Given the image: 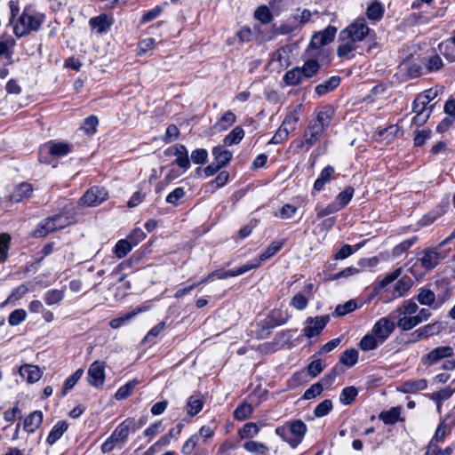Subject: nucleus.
<instances>
[{
    "label": "nucleus",
    "mask_w": 455,
    "mask_h": 455,
    "mask_svg": "<svg viewBox=\"0 0 455 455\" xmlns=\"http://www.w3.org/2000/svg\"><path fill=\"white\" fill-rule=\"evenodd\" d=\"M376 33L369 28L364 18H357L339 32V44L337 54L340 58L351 59L354 52H371L377 47Z\"/></svg>",
    "instance_id": "nucleus-1"
},
{
    "label": "nucleus",
    "mask_w": 455,
    "mask_h": 455,
    "mask_svg": "<svg viewBox=\"0 0 455 455\" xmlns=\"http://www.w3.org/2000/svg\"><path fill=\"white\" fill-rule=\"evenodd\" d=\"M45 20V15L36 11L32 6L24 7L21 14L13 24V34L18 37L28 36L40 29Z\"/></svg>",
    "instance_id": "nucleus-2"
},
{
    "label": "nucleus",
    "mask_w": 455,
    "mask_h": 455,
    "mask_svg": "<svg viewBox=\"0 0 455 455\" xmlns=\"http://www.w3.org/2000/svg\"><path fill=\"white\" fill-rule=\"evenodd\" d=\"M418 309L419 307L416 302L411 299L404 300L401 306L390 314V316L394 321L396 320V325L402 331H411L417 326L415 314Z\"/></svg>",
    "instance_id": "nucleus-3"
},
{
    "label": "nucleus",
    "mask_w": 455,
    "mask_h": 455,
    "mask_svg": "<svg viewBox=\"0 0 455 455\" xmlns=\"http://www.w3.org/2000/svg\"><path fill=\"white\" fill-rule=\"evenodd\" d=\"M74 222L73 215H69L68 212H60L40 221L33 231V235L38 238L44 237L50 233L62 229Z\"/></svg>",
    "instance_id": "nucleus-4"
},
{
    "label": "nucleus",
    "mask_w": 455,
    "mask_h": 455,
    "mask_svg": "<svg viewBox=\"0 0 455 455\" xmlns=\"http://www.w3.org/2000/svg\"><path fill=\"white\" fill-rule=\"evenodd\" d=\"M307 432V425L300 419L293 420L275 428V434L292 448H296Z\"/></svg>",
    "instance_id": "nucleus-5"
},
{
    "label": "nucleus",
    "mask_w": 455,
    "mask_h": 455,
    "mask_svg": "<svg viewBox=\"0 0 455 455\" xmlns=\"http://www.w3.org/2000/svg\"><path fill=\"white\" fill-rule=\"evenodd\" d=\"M330 322V315H319L315 317H307L303 323L302 333L307 339L314 338L321 334L327 323Z\"/></svg>",
    "instance_id": "nucleus-6"
},
{
    "label": "nucleus",
    "mask_w": 455,
    "mask_h": 455,
    "mask_svg": "<svg viewBox=\"0 0 455 455\" xmlns=\"http://www.w3.org/2000/svg\"><path fill=\"white\" fill-rule=\"evenodd\" d=\"M395 329V323L389 316H384L379 318L372 326L371 332L381 341L383 344L394 332Z\"/></svg>",
    "instance_id": "nucleus-7"
},
{
    "label": "nucleus",
    "mask_w": 455,
    "mask_h": 455,
    "mask_svg": "<svg viewBox=\"0 0 455 455\" xmlns=\"http://www.w3.org/2000/svg\"><path fill=\"white\" fill-rule=\"evenodd\" d=\"M108 193L105 188L92 187L80 198L79 204L87 207L96 206L106 201Z\"/></svg>",
    "instance_id": "nucleus-8"
},
{
    "label": "nucleus",
    "mask_w": 455,
    "mask_h": 455,
    "mask_svg": "<svg viewBox=\"0 0 455 455\" xmlns=\"http://www.w3.org/2000/svg\"><path fill=\"white\" fill-rule=\"evenodd\" d=\"M167 156H175L176 159L172 164V166L177 164L183 172L188 171L190 168V160L188 157V151L187 148L182 144H175L168 148L164 151Z\"/></svg>",
    "instance_id": "nucleus-9"
},
{
    "label": "nucleus",
    "mask_w": 455,
    "mask_h": 455,
    "mask_svg": "<svg viewBox=\"0 0 455 455\" xmlns=\"http://www.w3.org/2000/svg\"><path fill=\"white\" fill-rule=\"evenodd\" d=\"M292 317L288 309L275 308L261 322L262 326L273 329L286 323Z\"/></svg>",
    "instance_id": "nucleus-10"
},
{
    "label": "nucleus",
    "mask_w": 455,
    "mask_h": 455,
    "mask_svg": "<svg viewBox=\"0 0 455 455\" xmlns=\"http://www.w3.org/2000/svg\"><path fill=\"white\" fill-rule=\"evenodd\" d=\"M87 380L94 387H100L105 381V363L100 361L93 362L87 372Z\"/></svg>",
    "instance_id": "nucleus-11"
},
{
    "label": "nucleus",
    "mask_w": 455,
    "mask_h": 455,
    "mask_svg": "<svg viewBox=\"0 0 455 455\" xmlns=\"http://www.w3.org/2000/svg\"><path fill=\"white\" fill-rule=\"evenodd\" d=\"M113 24V17L107 13H101L89 20V27L91 30L100 35L107 34Z\"/></svg>",
    "instance_id": "nucleus-12"
},
{
    "label": "nucleus",
    "mask_w": 455,
    "mask_h": 455,
    "mask_svg": "<svg viewBox=\"0 0 455 455\" xmlns=\"http://www.w3.org/2000/svg\"><path fill=\"white\" fill-rule=\"evenodd\" d=\"M453 355V348L450 346H441L434 348L429 353L422 356L421 362L425 365H432L442 359L449 358Z\"/></svg>",
    "instance_id": "nucleus-13"
},
{
    "label": "nucleus",
    "mask_w": 455,
    "mask_h": 455,
    "mask_svg": "<svg viewBox=\"0 0 455 455\" xmlns=\"http://www.w3.org/2000/svg\"><path fill=\"white\" fill-rule=\"evenodd\" d=\"M336 33L335 27L328 26L324 30L317 32L312 36L309 45L315 49L327 45L334 40Z\"/></svg>",
    "instance_id": "nucleus-14"
},
{
    "label": "nucleus",
    "mask_w": 455,
    "mask_h": 455,
    "mask_svg": "<svg viewBox=\"0 0 455 455\" xmlns=\"http://www.w3.org/2000/svg\"><path fill=\"white\" fill-rule=\"evenodd\" d=\"M455 426V414H447L439 423L433 438L435 441L443 443L445 436L451 434L452 427Z\"/></svg>",
    "instance_id": "nucleus-15"
},
{
    "label": "nucleus",
    "mask_w": 455,
    "mask_h": 455,
    "mask_svg": "<svg viewBox=\"0 0 455 455\" xmlns=\"http://www.w3.org/2000/svg\"><path fill=\"white\" fill-rule=\"evenodd\" d=\"M72 150V145L60 141H50L43 146L41 151L48 152L55 158L63 157L68 155Z\"/></svg>",
    "instance_id": "nucleus-16"
},
{
    "label": "nucleus",
    "mask_w": 455,
    "mask_h": 455,
    "mask_svg": "<svg viewBox=\"0 0 455 455\" xmlns=\"http://www.w3.org/2000/svg\"><path fill=\"white\" fill-rule=\"evenodd\" d=\"M336 172L334 167L331 165H327L324 167L317 179L315 180L313 187L312 195H314V191L320 192L324 189L325 185L331 183V180H335Z\"/></svg>",
    "instance_id": "nucleus-17"
},
{
    "label": "nucleus",
    "mask_w": 455,
    "mask_h": 455,
    "mask_svg": "<svg viewBox=\"0 0 455 455\" xmlns=\"http://www.w3.org/2000/svg\"><path fill=\"white\" fill-rule=\"evenodd\" d=\"M137 426L134 424L133 418H128L119 424L112 432V435L118 440L120 443L126 441L130 432H135Z\"/></svg>",
    "instance_id": "nucleus-18"
},
{
    "label": "nucleus",
    "mask_w": 455,
    "mask_h": 455,
    "mask_svg": "<svg viewBox=\"0 0 455 455\" xmlns=\"http://www.w3.org/2000/svg\"><path fill=\"white\" fill-rule=\"evenodd\" d=\"M417 299L420 305L428 306L434 309L439 308L444 302V299H436L435 292L429 289H421Z\"/></svg>",
    "instance_id": "nucleus-19"
},
{
    "label": "nucleus",
    "mask_w": 455,
    "mask_h": 455,
    "mask_svg": "<svg viewBox=\"0 0 455 455\" xmlns=\"http://www.w3.org/2000/svg\"><path fill=\"white\" fill-rule=\"evenodd\" d=\"M259 260H250L246 264L243 265L242 267L231 269L228 271H220V274L218 275V279H227L229 277L238 276L241 275L250 270L258 268L259 267Z\"/></svg>",
    "instance_id": "nucleus-20"
},
{
    "label": "nucleus",
    "mask_w": 455,
    "mask_h": 455,
    "mask_svg": "<svg viewBox=\"0 0 455 455\" xmlns=\"http://www.w3.org/2000/svg\"><path fill=\"white\" fill-rule=\"evenodd\" d=\"M20 377L28 383H35L42 378V371L38 366L25 364L19 370Z\"/></svg>",
    "instance_id": "nucleus-21"
},
{
    "label": "nucleus",
    "mask_w": 455,
    "mask_h": 455,
    "mask_svg": "<svg viewBox=\"0 0 455 455\" xmlns=\"http://www.w3.org/2000/svg\"><path fill=\"white\" fill-rule=\"evenodd\" d=\"M325 130V128H323L322 125H320L319 124L313 120L309 124L307 131L305 133V142L309 146L314 145L316 141L320 140Z\"/></svg>",
    "instance_id": "nucleus-22"
},
{
    "label": "nucleus",
    "mask_w": 455,
    "mask_h": 455,
    "mask_svg": "<svg viewBox=\"0 0 455 455\" xmlns=\"http://www.w3.org/2000/svg\"><path fill=\"white\" fill-rule=\"evenodd\" d=\"M204 404V396L199 393L193 394L188 397L186 404L188 415L189 417L197 415L203 410Z\"/></svg>",
    "instance_id": "nucleus-23"
},
{
    "label": "nucleus",
    "mask_w": 455,
    "mask_h": 455,
    "mask_svg": "<svg viewBox=\"0 0 455 455\" xmlns=\"http://www.w3.org/2000/svg\"><path fill=\"white\" fill-rule=\"evenodd\" d=\"M419 261L426 270H431L438 265L440 261V254L435 250L427 249L424 251Z\"/></svg>",
    "instance_id": "nucleus-24"
},
{
    "label": "nucleus",
    "mask_w": 455,
    "mask_h": 455,
    "mask_svg": "<svg viewBox=\"0 0 455 455\" xmlns=\"http://www.w3.org/2000/svg\"><path fill=\"white\" fill-rule=\"evenodd\" d=\"M43 422V412L35 411L27 416L24 419L23 428L28 433L35 432Z\"/></svg>",
    "instance_id": "nucleus-25"
},
{
    "label": "nucleus",
    "mask_w": 455,
    "mask_h": 455,
    "mask_svg": "<svg viewBox=\"0 0 455 455\" xmlns=\"http://www.w3.org/2000/svg\"><path fill=\"white\" fill-rule=\"evenodd\" d=\"M427 387V382L424 379H410L404 381L398 388L399 391L408 394V393H416L420 390L426 389Z\"/></svg>",
    "instance_id": "nucleus-26"
},
{
    "label": "nucleus",
    "mask_w": 455,
    "mask_h": 455,
    "mask_svg": "<svg viewBox=\"0 0 455 455\" xmlns=\"http://www.w3.org/2000/svg\"><path fill=\"white\" fill-rule=\"evenodd\" d=\"M439 52L449 61H455V36L438 45Z\"/></svg>",
    "instance_id": "nucleus-27"
},
{
    "label": "nucleus",
    "mask_w": 455,
    "mask_h": 455,
    "mask_svg": "<svg viewBox=\"0 0 455 455\" xmlns=\"http://www.w3.org/2000/svg\"><path fill=\"white\" fill-rule=\"evenodd\" d=\"M32 185L27 182L20 184L10 196V200L13 203H19L24 198H28L32 194Z\"/></svg>",
    "instance_id": "nucleus-28"
},
{
    "label": "nucleus",
    "mask_w": 455,
    "mask_h": 455,
    "mask_svg": "<svg viewBox=\"0 0 455 455\" xmlns=\"http://www.w3.org/2000/svg\"><path fill=\"white\" fill-rule=\"evenodd\" d=\"M68 424L66 421H64V420L58 421L53 426V427L52 428V430L50 431V433L47 436V439H46L47 443H49L50 445L54 444L63 435V434L68 430Z\"/></svg>",
    "instance_id": "nucleus-29"
},
{
    "label": "nucleus",
    "mask_w": 455,
    "mask_h": 455,
    "mask_svg": "<svg viewBox=\"0 0 455 455\" xmlns=\"http://www.w3.org/2000/svg\"><path fill=\"white\" fill-rule=\"evenodd\" d=\"M334 110L330 106L322 107L316 113V117L314 121L327 129L331 122Z\"/></svg>",
    "instance_id": "nucleus-30"
},
{
    "label": "nucleus",
    "mask_w": 455,
    "mask_h": 455,
    "mask_svg": "<svg viewBox=\"0 0 455 455\" xmlns=\"http://www.w3.org/2000/svg\"><path fill=\"white\" fill-rule=\"evenodd\" d=\"M284 240L282 241H274L271 244L259 254V258L253 259L252 260H259V266L262 262L267 260L274 255H275L283 246Z\"/></svg>",
    "instance_id": "nucleus-31"
},
{
    "label": "nucleus",
    "mask_w": 455,
    "mask_h": 455,
    "mask_svg": "<svg viewBox=\"0 0 455 455\" xmlns=\"http://www.w3.org/2000/svg\"><path fill=\"white\" fill-rule=\"evenodd\" d=\"M300 29L301 28L296 20V17L292 14L280 24L277 28V32L281 35H288Z\"/></svg>",
    "instance_id": "nucleus-32"
},
{
    "label": "nucleus",
    "mask_w": 455,
    "mask_h": 455,
    "mask_svg": "<svg viewBox=\"0 0 455 455\" xmlns=\"http://www.w3.org/2000/svg\"><path fill=\"white\" fill-rule=\"evenodd\" d=\"M245 451L255 455H269V448L257 441H247L243 444Z\"/></svg>",
    "instance_id": "nucleus-33"
},
{
    "label": "nucleus",
    "mask_w": 455,
    "mask_h": 455,
    "mask_svg": "<svg viewBox=\"0 0 455 455\" xmlns=\"http://www.w3.org/2000/svg\"><path fill=\"white\" fill-rule=\"evenodd\" d=\"M214 161L222 168L226 166L232 158V153L229 150L219 146L212 149Z\"/></svg>",
    "instance_id": "nucleus-34"
},
{
    "label": "nucleus",
    "mask_w": 455,
    "mask_h": 455,
    "mask_svg": "<svg viewBox=\"0 0 455 455\" xmlns=\"http://www.w3.org/2000/svg\"><path fill=\"white\" fill-rule=\"evenodd\" d=\"M65 296L64 289H52L47 291L44 295V300L48 306H54L60 304Z\"/></svg>",
    "instance_id": "nucleus-35"
},
{
    "label": "nucleus",
    "mask_w": 455,
    "mask_h": 455,
    "mask_svg": "<svg viewBox=\"0 0 455 455\" xmlns=\"http://www.w3.org/2000/svg\"><path fill=\"white\" fill-rule=\"evenodd\" d=\"M381 344V341H379V339L371 331V333H367L362 338L359 342V347L366 352L378 348Z\"/></svg>",
    "instance_id": "nucleus-36"
},
{
    "label": "nucleus",
    "mask_w": 455,
    "mask_h": 455,
    "mask_svg": "<svg viewBox=\"0 0 455 455\" xmlns=\"http://www.w3.org/2000/svg\"><path fill=\"white\" fill-rule=\"evenodd\" d=\"M305 79L299 67L294 68L285 73L283 81L287 85H298Z\"/></svg>",
    "instance_id": "nucleus-37"
},
{
    "label": "nucleus",
    "mask_w": 455,
    "mask_h": 455,
    "mask_svg": "<svg viewBox=\"0 0 455 455\" xmlns=\"http://www.w3.org/2000/svg\"><path fill=\"white\" fill-rule=\"evenodd\" d=\"M354 193L355 189L352 187H347L343 191L338 194L333 203L339 207V211L348 204Z\"/></svg>",
    "instance_id": "nucleus-38"
},
{
    "label": "nucleus",
    "mask_w": 455,
    "mask_h": 455,
    "mask_svg": "<svg viewBox=\"0 0 455 455\" xmlns=\"http://www.w3.org/2000/svg\"><path fill=\"white\" fill-rule=\"evenodd\" d=\"M309 300L310 299L306 293L299 291L292 296L290 301V306L296 310L303 311L307 307Z\"/></svg>",
    "instance_id": "nucleus-39"
},
{
    "label": "nucleus",
    "mask_w": 455,
    "mask_h": 455,
    "mask_svg": "<svg viewBox=\"0 0 455 455\" xmlns=\"http://www.w3.org/2000/svg\"><path fill=\"white\" fill-rule=\"evenodd\" d=\"M340 79L339 76H331L323 84H320L315 87V93L322 96L339 86Z\"/></svg>",
    "instance_id": "nucleus-40"
},
{
    "label": "nucleus",
    "mask_w": 455,
    "mask_h": 455,
    "mask_svg": "<svg viewBox=\"0 0 455 455\" xmlns=\"http://www.w3.org/2000/svg\"><path fill=\"white\" fill-rule=\"evenodd\" d=\"M423 63L428 72L440 70L443 66V60L438 54H432L424 58Z\"/></svg>",
    "instance_id": "nucleus-41"
},
{
    "label": "nucleus",
    "mask_w": 455,
    "mask_h": 455,
    "mask_svg": "<svg viewBox=\"0 0 455 455\" xmlns=\"http://www.w3.org/2000/svg\"><path fill=\"white\" fill-rule=\"evenodd\" d=\"M243 137L244 131L242 127L236 126L225 137L224 145L229 147L235 144H238Z\"/></svg>",
    "instance_id": "nucleus-42"
},
{
    "label": "nucleus",
    "mask_w": 455,
    "mask_h": 455,
    "mask_svg": "<svg viewBox=\"0 0 455 455\" xmlns=\"http://www.w3.org/2000/svg\"><path fill=\"white\" fill-rule=\"evenodd\" d=\"M28 292V288L25 284H20L14 288L9 297L2 303V307L7 304H14Z\"/></svg>",
    "instance_id": "nucleus-43"
},
{
    "label": "nucleus",
    "mask_w": 455,
    "mask_h": 455,
    "mask_svg": "<svg viewBox=\"0 0 455 455\" xmlns=\"http://www.w3.org/2000/svg\"><path fill=\"white\" fill-rule=\"evenodd\" d=\"M142 311H143L142 307H137L134 310H132L129 313H126L120 317L112 319L109 323V325L113 329H117Z\"/></svg>",
    "instance_id": "nucleus-44"
},
{
    "label": "nucleus",
    "mask_w": 455,
    "mask_h": 455,
    "mask_svg": "<svg viewBox=\"0 0 455 455\" xmlns=\"http://www.w3.org/2000/svg\"><path fill=\"white\" fill-rule=\"evenodd\" d=\"M259 427L253 422H249L243 425L242 428L238 430V435L241 439L253 438L259 432Z\"/></svg>",
    "instance_id": "nucleus-45"
},
{
    "label": "nucleus",
    "mask_w": 455,
    "mask_h": 455,
    "mask_svg": "<svg viewBox=\"0 0 455 455\" xmlns=\"http://www.w3.org/2000/svg\"><path fill=\"white\" fill-rule=\"evenodd\" d=\"M400 417V409L397 407H393L388 411H382L379 418L381 419L386 425H392L398 421Z\"/></svg>",
    "instance_id": "nucleus-46"
},
{
    "label": "nucleus",
    "mask_w": 455,
    "mask_h": 455,
    "mask_svg": "<svg viewBox=\"0 0 455 455\" xmlns=\"http://www.w3.org/2000/svg\"><path fill=\"white\" fill-rule=\"evenodd\" d=\"M320 65L315 60H308L305 61L304 65L300 68L301 72L306 79L311 78L319 71Z\"/></svg>",
    "instance_id": "nucleus-47"
},
{
    "label": "nucleus",
    "mask_w": 455,
    "mask_h": 455,
    "mask_svg": "<svg viewBox=\"0 0 455 455\" xmlns=\"http://www.w3.org/2000/svg\"><path fill=\"white\" fill-rule=\"evenodd\" d=\"M357 361L358 351L355 348L345 350L339 358V362L347 367L354 366L357 363Z\"/></svg>",
    "instance_id": "nucleus-48"
},
{
    "label": "nucleus",
    "mask_w": 455,
    "mask_h": 455,
    "mask_svg": "<svg viewBox=\"0 0 455 455\" xmlns=\"http://www.w3.org/2000/svg\"><path fill=\"white\" fill-rule=\"evenodd\" d=\"M384 9L380 3L379 2H373L371 3L367 10H366V15L368 19L378 21L383 17Z\"/></svg>",
    "instance_id": "nucleus-49"
},
{
    "label": "nucleus",
    "mask_w": 455,
    "mask_h": 455,
    "mask_svg": "<svg viewBox=\"0 0 455 455\" xmlns=\"http://www.w3.org/2000/svg\"><path fill=\"white\" fill-rule=\"evenodd\" d=\"M132 244L128 241V239H122L116 243L114 247V253L118 259H122L132 251Z\"/></svg>",
    "instance_id": "nucleus-50"
},
{
    "label": "nucleus",
    "mask_w": 455,
    "mask_h": 455,
    "mask_svg": "<svg viewBox=\"0 0 455 455\" xmlns=\"http://www.w3.org/2000/svg\"><path fill=\"white\" fill-rule=\"evenodd\" d=\"M417 241H418V236L414 235L409 239H406V240L401 242L400 243H398L397 245H395L393 248V251H392L393 256H395V257L401 256L403 252L408 251Z\"/></svg>",
    "instance_id": "nucleus-51"
},
{
    "label": "nucleus",
    "mask_w": 455,
    "mask_h": 455,
    "mask_svg": "<svg viewBox=\"0 0 455 455\" xmlns=\"http://www.w3.org/2000/svg\"><path fill=\"white\" fill-rule=\"evenodd\" d=\"M358 391L355 387H347L343 388L339 395V401L343 404H351L356 398Z\"/></svg>",
    "instance_id": "nucleus-52"
},
{
    "label": "nucleus",
    "mask_w": 455,
    "mask_h": 455,
    "mask_svg": "<svg viewBox=\"0 0 455 455\" xmlns=\"http://www.w3.org/2000/svg\"><path fill=\"white\" fill-rule=\"evenodd\" d=\"M83 373H84V370L78 369L65 380L63 390H62L63 395H65L69 390H71L74 387V386L77 383V381L83 376Z\"/></svg>",
    "instance_id": "nucleus-53"
},
{
    "label": "nucleus",
    "mask_w": 455,
    "mask_h": 455,
    "mask_svg": "<svg viewBox=\"0 0 455 455\" xmlns=\"http://www.w3.org/2000/svg\"><path fill=\"white\" fill-rule=\"evenodd\" d=\"M299 119V116L297 110L291 111L286 115L281 125L291 132L295 130Z\"/></svg>",
    "instance_id": "nucleus-54"
},
{
    "label": "nucleus",
    "mask_w": 455,
    "mask_h": 455,
    "mask_svg": "<svg viewBox=\"0 0 455 455\" xmlns=\"http://www.w3.org/2000/svg\"><path fill=\"white\" fill-rule=\"evenodd\" d=\"M254 17L263 24L270 23L273 19L268 7L266 5L258 7L254 12Z\"/></svg>",
    "instance_id": "nucleus-55"
},
{
    "label": "nucleus",
    "mask_w": 455,
    "mask_h": 455,
    "mask_svg": "<svg viewBox=\"0 0 455 455\" xmlns=\"http://www.w3.org/2000/svg\"><path fill=\"white\" fill-rule=\"evenodd\" d=\"M11 242V236L6 234L3 233L0 234V261L4 262L8 258V250L9 245Z\"/></svg>",
    "instance_id": "nucleus-56"
},
{
    "label": "nucleus",
    "mask_w": 455,
    "mask_h": 455,
    "mask_svg": "<svg viewBox=\"0 0 455 455\" xmlns=\"http://www.w3.org/2000/svg\"><path fill=\"white\" fill-rule=\"evenodd\" d=\"M332 410V402L330 399H325L321 402L314 411V414L317 418L326 416Z\"/></svg>",
    "instance_id": "nucleus-57"
},
{
    "label": "nucleus",
    "mask_w": 455,
    "mask_h": 455,
    "mask_svg": "<svg viewBox=\"0 0 455 455\" xmlns=\"http://www.w3.org/2000/svg\"><path fill=\"white\" fill-rule=\"evenodd\" d=\"M325 363L322 359L313 360L307 366V373L312 378L318 376L325 368Z\"/></svg>",
    "instance_id": "nucleus-58"
},
{
    "label": "nucleus",
    "mask_w": 455,
    "mask_h": 455,
    "mask_svg": "<svg viewBox=\"0 0 455 455\" xmlns=\"http://www.w3.org/2000/svg\"><path fill=\"white\" fill-rule=\"evenodd\" d=\"M252 406L249 403L240 404L234 411V417L236 419L243 420L252 413Z\"/></svg>",
    "instance_id": "nucleus-59"
},
{
    "label": "nucleus",
    "mask_w": 455,
    "mask_h": 455,
    "mask_svg": "<svg viewBox=\"0 0 455 455\" xmlns=\"http://www.w3.org/2000/svg\"><path fill=\"white\" fill-rule=\"evenodd\" d=\"M27 317V313L24 309L19 308L12 311L9 317H8V323L12 326H16L21 323L23 321H25Z\"/></svg>",
    "instance_id": "nucleus-60"
},
{
    "label": "nucleus",
    "mask_w": 455,
    "mask_h": 455,
    "mask_svg": "<svg viewBox=\"0 0 455 455\" xmlns=\"http://www.w3.org/2000/svg\"><path fill=\"white\" fill-rule=\"evenodd\" d=\"M229 174L228 172L224 171L218 174V176L209 182L208 188L214 191L215 189L223 187L228 180Z\"/></svg>",
    "instance_id": "nucleus-61"
},
{
    "label": "nucleus",
    "mask_w": 455,
    "mask_h": 455,
    "mask_svg": "<svg viewBox=\"0 0 455 455\" xmlns=\"http://www.w3.org/2000/svg\"><path fill=\"white\" fill-rule=\"evenodd\" d=\"M357 307L355 301L348 300L345 304L338 305L335 308V315L342 316L355 311Z\"/></svg>",
    "instance_id": "nucleus-62"
},
{
    "label": "nucleus",
    "mask_w": 455,
    "mask_h": 455,
    "mask_svg": "<svg viewBox=\"0 0 455 455\" xmlns=\"http://www.w3.org/2000/svg\"><path fill=\"white\" fill-rule=\"evenodd\" d=\"M99 124V120L95 116H90L84 119V124L81 127L87 134H93L96 132V127Z\"/></svg>",
    "instance_id": "nucleus-63"
},
{
    "label": "nucleus",
    "mask_w": 455,
    "mask_h": 455,
    "mask_svg": "<svg viewBox=\"0 0 455 455\" xmlns=\"http://www.w3.org/2000/svg\"><path fill=\"white\" fill-rule=\"evenodd\" d=\"M135 387L134 382H128L125 385L120 387L115 394V397L117 400H123L127 398L132 393Z\"/></svg>",
    "instance_id": "nucleus-64"
}]
</instances>
